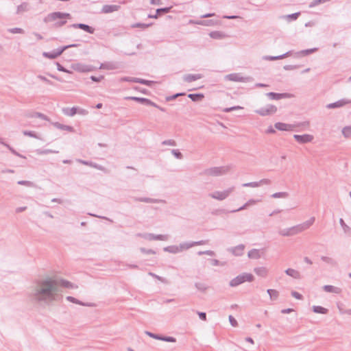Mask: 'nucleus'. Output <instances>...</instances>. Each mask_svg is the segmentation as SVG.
Masks as SVG:
<instances>
[{"label":"nucleus","mask_w":351,"mask_h":351,"mask_svg":"<svg viewBox=\"0 0 351 351\" xmlns=\"http://www.w3.org/2000/svg\"><path fill=\"white\" fill-rule=\"evenodd\" d=\"M292 295L296 299H302V295L298 292H293Z\"/></svg>","instance_id":"nucleus-34"},{"label":"nucleus","mask_w":351,"mask_h":351,"mask_svg":"<svg viewBox=\"0 0 351 351\" xmlns=\"http://www.w3.org/2000/svg\"><path fill=\"white\" fill-rule=\"evenodd\" d=\"M324 289L326 292L334 293H340L341 290L340 288L332 286V285H326L324 287Z\"/></svg>","instance_id":"nucleus-12"},{"label":"nucleus","mask_w":351,"mask_h":351,"mask_svg":"<svg viewBox=\"0 0 351 351\" xmlns=\"http://www.w3.org/2000/svg\"><path fill=\"white\" fill-rule=\"evenodd\" d=\"M119 8V5H106L103 6L101 12L104 14L111 13L117 11Z\"/></svg>","instance_id":"nucleus-9"},{"label":"nucleus","mask_w":351,"mask_h":351,"mask_svg":"<svg viewBox=\"0 0 351 351\" xmlns=\"http://www.w3.org/2000/svg\"><path fill=\"white\" fill-rule=\"evenodd\" d=\"M313 309L315 313L326 314L328 312L326 308L319 306H315L313 307Z\"/></svg>","instance_id":"nucleus-16"},{"label":"nucleus","mask_w":351,"mask_h":351,"mask_svg":"<svg viewBox=\"0 0 351 351\" xmlns=\"http://www.w3.org/2000/svg\"><path fill=\"white\" fill-rule=\"evenodd\" d=\"M149 25H146V24H140V23H138V24H136V25H134L133 27H141V28H147L148 27Z\"/></svg>","instance_id":"nucleus-32"},{"label":"nucleus","mask_w":351,"mask_h":351,"mask_svg":"<svg viewBox=\"0 0 351 351\" xmlns=\"http://www.w3.org/2000/svg\"><path fill=\"white\" fill-rule=\"evenodd\" d=\"M314 221L315 219L311 217L300 224L282 230L281 234L283 236H293L309 228L313 224Z\"/></svg>","instance_id":"nucleus-2"},{"label":"nucleus","mask_w":351,"mask_h":351,"mask_svg":"<svg viewBox=\"0 0 351 351\" xmlns=\"http://www.w3.org/2000/svg\"><path fill=\"white\" fill-rule=\"evenodd\" d=\"M152 17L156 19L158 17V15H154Z\"/></svg>","instance_id":"nucleus-51"},{"label":"nucleus","mask_w":351,"mask_h":351,"mask_svg":"<svg viewBox=\"0 0 351 351\" xmlns=\"http://www.w3.org/2000/svg\"><path fill=\"white\" fill-rule=\"evenodd\" d=\"M191 23H195V24H202V23H199V22H193V21H191Z\"/></svg>","instance_id":"nucleus-47"},{"label":"nucleus","mask_w":351,"mask_h":351,"mask_svg":"<svg viewBox=\"0 0 351 351\" xmlns=\"http://www.w3.org/2000/svg\"><path fill=\"white\" fill-rule=\"evenodd\" d=\"M275 130L272 128H269L267 130V133H274Z\"/></svg>","instance_id":"nucleus-39"},{"label":"nucleus","mask_w":351,"mask_h":351,"mask_svg":"<svg viewBox=\"0 0 351 351\" xmlns=\"http://www.w3.org/2000/svg\"><path fill=\"white\" fill-rule=\"evenodd\" d=\"M209 35L214 39H221L226 37V34L220 31L211 32Z\"/></svg>","instance_id":"nucleus-14"},{"label":"nucleus","mask_w":351,"mask_h":351,"mask_svg":"<svg viewBox=\"0 0 351 351\" xmlns=\"http://www.w3.org/2000/svg\"><path fill=\"white\" fill-rule=\"evenodd\" d=\"M286 273L287 274H288L289 276H291L293 278H298L299 277V274L298 272L293 269H288L286 270Z\"/></svg>","instance_id":"nucleus-18"},{"label":"nucleus","mask_w":351,"mask_h":351,"mask_svg":"<svg viewBox=\"0 0 351 351\" xmlns=\"http://www.w3.org/2000/svg\"><path fill=\"white\" fill-rule=\"evenodd\" d=\"M350 277L351 278V274H349Z\"/></svg>","instance_id":"nucleus-54"},{"label":"nucleus","mask_w":351,"mask_h":351,"mask_svg":"<svg viewBox=\"0 0 351 351\" xmlns=\"http://www.w3.org/2000/svg\"><path fill=\"white\" fill-rule=\"evenodd\" d=\"M274 197H285V193H275L273 195Z\"/></svg>","instance_id":"nucleus-33"},{"label":"nucleus","mask_w":351,"mask_h":351,"mask_svg":"<svg viewBox=\"0 0 351 351\" xmlns=\"http://www.w3.org/2000/svg\"><path fill=\"white\" fill-rule=\"evenodd\" d=\"M19 184H24V183H25V182H19Z\"/></svg>","instance_id":"nucleus-53"},{"label":"nucleus","mask_w":351,"mask_h":351,"mask_svg":"<svg viewBox=\"0 0 351 351\" xmlns=\"http://www.w3.org/2000/svg\"><path fill=\"white\" fill-rule=\"evenodd\" d=\"M267 292L271 298H276L278 297V291L274 289H268Z\"/></svg>","instance_id":"nucleus-24"},{"label":"nucleus","mask_w":351,"mask_h":351,"mask_svg":"<svg viewBox=\"0 0 351 351\" xmlns=\"http://www.w3.org/2000/svg\"><path fill=\"white\" fill-rule=\"evenodd\" d=\"M347 104H348V101L342 99V100L337 101V102L328 104L327 106V108H341Z\"/></svg>","instance_id":"nucleus-10"},{"label":"nucleus","mask_w":351,"mask_h":351,"mask_svg":"<svg viewBox=\"0 0 351 351\" xmlns=\"http://www.w3.org/2000/svg\"><path fill=\"white\" fill-rule=\"evenodd\" d=\"M199 318L202 319V320H206V315L205 313H199Z\"/></svg>","instance_id":"nucleus-35"},{"label":"nucleus","mask_w":351,"mask_h":351,"mask_svg":"<svg viewBox=\"0 0 351 351\" xmlns=\"http://www.w3.org/2000/svg\"><path fill=\"white\" fill-rule=\"evenodd\" d=\"M102 107V104H98L97 106H96V108H101Z\"/></svg>","instance_id":"nucleus-42"},{"label":"nucleus","mask_w":351,"mask_h":351,"mask_svg":"<svg viewBox=\"0 0 351 351\" xmlns=\"http://www.w3.org/2000/svg\"><path fill=\"white\" fill-rule=\"evenodd\" d=\"M77 27L87 32L93 33V29L90 27V26L85 25V24H78Z\"/></svg>","instance_id":"nucleus-17"},{"label":"nucleus","mask_w":351,"mask_h":351,"mask_svg":"<svg viewBox=\"0 0 351 351\" xmlns=\"http://www.w3.org/2000/svg\"><path fill=\"white\" fill-rule=\"evenodd\" d=\"M274 126L277 130L280 131H292L295 128L293 125L280 122L275 123Z\"/></svg>","instance_id":"nucleus-7"},{"label":"nucleus","mask_w":351,"mask_h":351,"mask_svg":"<svg viewBox=\"0 0 351 351\" xmlns=\"http://www.w3.org/2000/svg\"><path fill=\"white\" fill-rule=\"evenodd\" d=\"M67 300L71 301V302H75V299L73 298H72V297H68Z\"/></svg>","instance_id":"nucleus-41"},{"label":"nucleus","mask_w":351,"mask_h":351,"mask_svg":"<svg viewBox=\"0 0 351 351\" xmlns=\"http://www.w3.org/2000/svg\"><path fill=\"white\" fill-rule=\"evenodd\" d=\"M91 79L93 80V81H98V80H97V78H95V77H92Z\"/></svg>","instance_id":"nucleus-48"},{"label":"nucleus","mask_w":351,"mask_h":351,"mask_svg":"<svg viewBox=\"0 0 351 351\" xmlns=\"http://www.w3.org/2000/svg\"><path fill=\"white\" fill-rule=\"evenodd\" d=\"M151 3L152 4H160V0H151Z\"/></svg>","instance_id":"nucleus-38"},{"label":"nucleus","mask_w":351,"mask_h":351,"mask_svg":"<svg viewBox=\"0 0 351 351\" xmlns=\"http://www.w3.org/2000/svg\"><path fill=\"white\" fill-rule=\"evenodd\" d=\"M308 126V123H300V124H298L297 126Z\"/></svg>","instance_id":"nucleus-40"},{"label":"nucleus","mask_w":351,"mask_h":351,"mask_svg":"<svg viewBox=\"0 0 351 351\" xmlns=\"http://www.w3.org/2000/svg\"><path fill=\"white\" fill-rule=\"evenodd\" d=\"M250 258H256L259 257V252L257 250L250 251L248 254Z\"/></svg>","instance_id":"nucleus-22"},{"label":"nucleus","mask_w":351,"mask_h":351,"mask_svg":"<svg viewBox=\"0 0 351 351\" xmlns=\"http://www.w3.org/2000/svg\"><path fill=\"white\" fill-rule=\"evenodd\" d=\"M276 107L274 106H269L267 108H263L258 111V113L260 114L262 116L268 115L272 113L276 112Z\"/></svg>","instance_id":"nucleus-8"},{"label":"nucleus","mask_w":351,"mask_h":351,"mask_svg":"<svg viewBox=\"0 0 351 351\" xmlns=\"http://www.w3.org/2000/svg\"><path fill=\"white\" fill-rule=\"evenodd\" d=\"M141 84H146V85H150L152 82H149V81H145V80H141V81H138Z\"/></svg>","instance_id":"nucleus-37"},{"label":"nucleus","mask_w":351,"mask_h":351,"mask_svg":"<svg viewBox=\"0 0 351 351\" xmlns=\"http://www.w3.org/2000/svg\"><path fill=\"white\" fill-rule=\"evenodd\" d=\"M171 10V8H160L156 10L157 14H160V12L163 13H168Z\"/></svg>","instance_id":"nucleus-28"},{"label":"nucleus","mask_w":351,"mask_h":351,"mask_svg":"<svg viewBox=\"0 0 351 351\" xmlns=\"http://www.w3.org/2000/svg\"><path fill=\"white\" fill-rule=\"evenodd\" d=\"M227 78L230 80H234V81H237V80H239V76L235 75V74L229 75L227 76Z\"/></svg>","instance_id":"nucleus-29"},{"label":"nucleus","mask_w":351,"mask_h":351,"mask_svg":"<svg viewBox=\"0 0 351 351\" xmlns=\"http://www.w3.org/2000/svg\"><path fill=\"white\" fill-rule=\"evenodd\" d=\"M183 95V94H176V95H174V96L173 97V98H176V97H177L178 96H179V95Z\"/></svg>","instance_id":"nucleus-46"},{"label":"nucleus","mask_w":351,"mask_h":351,"mask_svg":"<svg viewBox=\"0 0 351 351\" xmlns=\"http://www.w3.org/2000/svg\"><path fill=\"white\" fill-rule=\"evenodd\" d=\"M201 77L200 75H186L184 76V80L187 82H191L200 79Z\"/></svg>","instance_id":"nucleus-15"},{"label":"nucleus","mask_w":351,"mask_h":351,"mask_svg":"<svg viewBox=\"0 0 351 351\" xmlns=\"http://www.w3.org/2000/svg\"><path fill=\"white\" fill-rule=\"evenodd\" d=\"M167 340L169 341H175V340L173 338H169Z\"/></svg>","instance_id":"nucleus-45"},{"label":"nucleus","mask_w":351,"mask_h":351,"mask_svg":"<svg viewBox=\"0 0 351 351\" xmlns=\"http://www.w3.org/2000/svg\"><path fill=\"white\" fill-rule=\"evenodd\" d=\"M258 86H265V85H263V84H258Z\"/></svg>","instance_id":"nucleus-52"},{"label":"nucleus","mask_w":351,"mask_h":351,"mask_svg":"<svg viewBox=\"0 0 351 351\" xmlns=\"http://www.w3.org/2000/svg\"><path fill=\"white\" fill-rule=\"evenodd\" d=\"M23 134L35 138H38L37 134L34 132L32 131H24Z\"/></svg>","instance_id":"nucleus-23"},{"label":"nucleus","mask_w":351,"mask_h":351,"mask_svg":"<svg viewBox=\"0 0 351 351\" xmlns=\"http://www.w3.org/2000/svg\"><path fill=\"white\" fill-rule=\"evenodd\" d=\"M60 287H69V283L58 280L54 277H47L40 280L36 286L34 296L38 301L52 302L57 300Z\"/></svg>","instance_id":"nucleus-1"},{"label":"nucleus","mask_w":351,"mask_h":351,"mask_svg":"<svg viewBox=\"0 0 351 351\" xmlns=\"http://www.w3.org/2000/svg\"><path fill=\"white\" fill-rule=\"evenodd\" d=\"M74 46H75L74 45H69V46H65L61 49H58L55 51L51 52V53H44V56L47 58L53 59V58H56L58 57L59 56H60L62 53V52L67 48H69L70 47H74Z\"/></svg>","instance_id":"nucleus-5"},{"label":"nucleus","mask_w":351,"mask_h":351,"mask_svg":"<svg viewBox=\"0 0 351 351\" xmlns=\"http://www.w3.org/2000/svg\"><path fill=\"white\" fill-rule=\"evenodd\" d=\"M226 18H228V19H234V18H236V16H226Z\"/></svg>","instance_id":"nucleus-49"},{"label":"nucleus","mask_w":351,"mask_h":351,"mask_svg":"<svg viewBox=\"0 0 351 351\" xmlns=\"http://www.w3.org/2000/svg\"><path fill=\"white\" fill-rule=\"evenodd\" d=\"M247 341H249V342H250V343H254L253 340H252L251 338H247Z\"/></svg>","instance_id":"nucleus-43"},{"label":"nucleus","mask_w":351,"mask_h":351,"mask_svg":"<svg viewBox=\"0 0 351 351\" xmlns=\"http://www.w3.org/2000/svg\"><path fill=\"white\" fill-rule=\"evenodd\" d=\"M299 14H300V13H295L293 14H290V15L287 16V18L291 20H295L298 17Z\"/></svg>","instance_id":"nucleus-31"},{"label":"nucleus","mask_w":351,"mask_h":351,"mask_svg":"<svg viewBox=\"0 0 351 351\" xmlns=\"http://www.w3.org/2000/svg\"><path fill=\"white\" fill-rule=\"evenodd\" d=\"M290 311H291V309H288V310H285L282 312L286 313V312H290Z\"/></svg>","instance_id":"nucleus-50"},{"label":"nucleus","mask_w":351,"mask_h":351,"mask_svg":"<svg viewBox=\"0 0 351 351\" xmlns=\"http://www.w3.org/2000/svg\"><path fill=\"white\" fill-rule=\"evenodd\" d=\"M229 320H230V322L232 324V326H237V322L232 316L229 317Z\"/></svg>","instance_id":"nucleus-30"},{"label":"nucleus","mask_w":351,"mask_h":351,"mask_svg":"<svg viewBox=\"0 0 351 351\" xmlns=\"http://www.w3.org/2000/svg\"><path fill=\"white\" fill-rule=\"evenodd\" d=\"M215 16V14L214 13H210V14H204L202 16V18H208V17H211V16Z\"/></svg>","instance_id":"nucleus-36"},{"label":"nucleus","mask_w":351,"mask_h":351,"mask_svg":"<svg viewBox=\"0 0 351 351\" xmlns=\"http://www.w3.org/2000/svg\"><path fill=\"white\" fill-rule=\"evenodd\" d=\"M243 251V247L242 246H239V247H237L234 250V253L236 255H241V254H242Z\"/></svg>","instance_id":"nucleus-27"},{"label":"nucleus","mask_w":351,"mask_h":351,"mask_svg":"<svg viewBox=\"0 0 351 351\" xmlns=\"http://www.w3.org/2000/svg\"><path fill=\"white\" fill-rule=\"evenodd\" d=\"M174 154H175L177 157H180V153H176V152H174Z\"/></svg>","instance_id":"nucleus-44"},{"label":"nucleus","mask_w":351,"mask_h":351,"mask_svg":"<svg viewBox=\"0 0 351 351\" xmlns=\"http://www.w3.org/2000/svg\"><path fill=\"white\" fill-rule=\"evenodd\" d=\"M254 280V276L250 274H244L238 276L235 278L232 279L230 282L232 287L237 286L245 282H251Z\"/></svg>","instance_id":"nucleus-3"},{"label":"nucleus","mask_w":351,"mask_h":351,"mask_svg":"<svg viewBox=\"0 0 351 351\" xmlns=\"http://www.w3.org/2000/svg\"><path fill=\"white\" fill-rule=\"evenodd\" d=\"M130 99L136 101H138V102H141L142 104H145L146 105H149V106H154L155 108H158L161 111H164L163 108H160L157 104H156L155 103H154L153 101H150L148 99L140 98V97H130Z\"/></svg>","instance_id":"nucleus-6"},{"label":"nucleus","mask_w":351,"mask_h":351,"mask_svg":"<svg viewBox=\"0 0 351 351\" xmlns=\"http://www.w3.org/2000/svg\"><path fill=\"white\" fill-rule=\"evenodd\" d=\"M73 68L74 69L77 70V71H88V69H86L85 68V66L80 65V64L74 65V66H73Z\"/></svg>","instance_id":"nucleus-26"},{"label":"nucleus","mask_w":351,"mask_h":351,"mask_svg":"<svg viewBox=\"0 0 351 351\" xmlns=\"http://www.w3.org/2000/svg\"><path fill=\"white\" fill-rule=\"evenodd\" d=\"M293 137L299 143H310L312 142L314 138L313 135L308 134L303 135L295 134Z\"/></svg>","instance_id":"nucleus-4"},{"label":"nucleus","mask_w":351,"mask_h":351,"mask_svg":"<svg viewBox=\"0 0 351 351\" xmlns=\"http://www.w3.org/2000/svg\"><path fill=\"white\" fill-rule=\"evenodd\" d=\"M255 271L257 274L262 276H265L267 274V271L265 268L256 269Z\"/></svg>","instance_id":"nucleus-25"},{"label":"nucleus","mask_w":351,"mask_h":351,"mask_svg":"<svg viewBox=\"0 0 351 351\" xmlns=\"http://www.w3.org/2000/svg\"><path fill=\"white\" fill-rule=\"evenodd\" d=\"M189 97L193 101H199L204 98V95L202 94H190L189 95Z\"/></svg>","instance_id":"nucleus-19"},{"label":"nucleus","mask_w":351,"mask_h":351,"mask_svg":"<svg viewBox=\"0 0 351 351\" xmlns=\"http://www.w3.org/2000/svg\"><path fill=\"white\" fill-rule=\"evenodd\" d=\"M343 134L346 137L351 136V126L346 127L343 130Z\"/></svg>","instance_id":"nucleus-21"},{"label":"nucleus","mask_w":351,"mask_h":351,"mask_svg":"<svg viewBox=\"0 0 351 351\" xmlns=\"http://www.w3.org/2000/svg\"><path fill=\"white\" fill-rule=\"evenodd\" d=\"M69 16V14H63V13H60V12H55L52 14V16L54 19H62L64 17H68Z\"/></svg>","instance_id":"nucleus-20"},{"label":"nucleus","mask_w":351,"mask_h":351,"mask_svg":"<svg viewBox=\"0 0 351 351\" xmlns=\"http://www.w3.org/2000/svg\"><path fill=\"white\" fill-rule=\"evenodd\" d=\"M229 194L228 191L216 192L212 195L213 198L222 200L225 199Z\"/></svg>","instance_id":"nucleus-13"},{"label":"nucleus","mask_w":351,"mask_h":351,"mask_svg":"<svg viewBox=\"0 0 351 351\" xmlns=\"http://www.w3.org/2000/svg\"><path fill=\"white\" fill-rule=\"evenodd\" d=\"M267 95L272 99H280L282 98H287V97H290V95L287 93L279 94V93H269L267 94Z\"/></svg>","instance_id":"nucleus-11"}]
</instances>
